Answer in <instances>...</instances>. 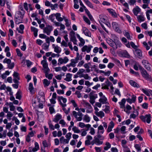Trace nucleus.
<instances>
[{"mask_svg": "<svg viewBox=\"0 0 152 152\" xmlns=\"http://www.w3.org/2000/svg\"><path fill=\"white\" fill-rule=\"evenodd\" d=\"M140 70L142 76L145 79L152 82V79L151 77L147 73L146 71L142 66L140 67Z\"/></svg>", "mask_w": 152, "mask_h": 152, "instance_id": "obj_1", "label": "nucleus"}, {"mask_svg": "<svg viewBox=\"0 0 152 152\" xmlns=\"http://www.w3.org/2000/svg\"><path fill=\"white\" fill-rule=\"evenodd\" d=\"M72 114L76 119L77 121H80L82 120L83 115L80 111H79L77 113L75 111H74L72 112Z\"/></svg>", "mask_w": 152, "mask_h": 152, "instance_id": "obj_2", "label": "nucleus"}, {"mask_svg": "<svg viewBox=\"0 0 152 152\" xmlns=\"http://www.w3.org/2000/svg\"><path fill=\"white\" fill-rule=\"evenodd\" d=\"M82 104L84 107L87 109L86 110V113H91L92 108L91 105L88 102L84 100H83Z\"/></svg>", "mask_w": 152, "mask_h": 152, "instance_id": "obj_3", "label": "nucleus"}, {"mask_svg": "<svg viewBox=\"0 0 152 152\" xmlns=\"http://www.w3.org/2000/svg\"><path fill=\"white\" fill-rule=\"evenodd\" d=\"M140 118L144 122H145L146 121L148 124H149L151 122V116L150 114L146 115L145 116H141Z\"/></svg>", "mask_w": 152, "mask_h": 152, "instance_id": "obj_4", "label": "nucleus"}, {"mask_svg": "<svg viewBox=\"0 0 152 152\" xmlns=\"http://www.w3.org/2000/svg\"><path fill=\"white\" fill-rule=\"evenodd\" d=\"M142 63L144 65L145 68L148 71H151V69L150 67V64L148 61L146 60H143Z\"/></svg>", "mask_w": 152, "mask_h": 152, "instance_id": "obj_5", "label": "nucleus"}, {"mask_svg": "<svg viewBox=\"0 0 152 152\" xmlns=\"http://www.w3.org/2000/svg\"><path fill=\"white\" fill-rule=\"evenodd\" d=\"M69 59L67 57H64V58H60L58 59V64L60 65L63 64H66L69 61Z\"/></svg>", "mask_w": 152, "mask_h": 152, "instance_id": "obj_6", "label": "nucleus"}, {"mask_svg": "<svg viewBox=\"0 0 152 152\" xmlns=\"http://www.w3.org/2000/svg\"><path fill=\"white\" fill-rule=\"evenodd\" d=\"M52 29V27L48 25L43 29V32L46 34L47 35H49Z\"/></svg>", "mask_w": 152, "mask_h": 152, "instance_id": "obj_7", "label": "nucleus"}, {"mask_svg": "<svg viewBox=\"0 0 152 152\" xmlns=\"http://www.w3.org/2000/svg\"><path fill=\"white\" fill-rule=\"evenodd\" d=\"M41 63L42 65L45 73H48L50 70V69L48 66V64L45 60L42 61H41Z\"/></svg>", "mask_w": 152, "mask_h": 152, "instance_id": "obj_8", "label": "nucleus"}, {"mask_svg": "<svg viewBox=\"0 0 152 152\" xmlns=\"http://www.w3.org/2000/svg\"><path fill=\"white\" fill-rule=\"evenodd\" d=\"M112 83L110 82L108 80H107L105 83L102 84V89H109V86H110Z\"/></svg>", "mask_w": 152, "mask_h": 152, "instance_id": "obj_9", "label": "nucleus"}, {"mask_svg": "<svg viewBox=\"0 0 152 152\" xmlns=\"http://www.w3.org/2000/svg\"><path fill=\"white\" fill-rule=\"evenodd\" d=\"M99 21L100 24L102 23L101 22L106 24L107 22V18L104 15H100L99 16Z\"/></svg>", "mask_w": 152, "mask_h": 152, "instance_id": "obj_10", "label": "nucleus"}, {"mask_svg": "<svg viewBox=\"0 0 152 152\" xmlns=\"http://www.w3.org/2000/svg\"><path fill=\"white\" fill-rule=\"evenodd\" d=\"M92 48L93 46L91 45H86L83 47L82 49V51L83 52L86 51L87 53H89Z\"/></svg>", "mask_w": 152, "mask_h": 152, "instance_id": "obj_11", "label": "nucleus"}, {"mask_svg": "<svg viewBox=\"0 0 152 152\" xmlns=\"http://www.w3.org/2000/svg\"><path fill=\"white\" fill-rule=\"evenodd\" d=\"M112 26L113 28L117 32L119 33L121 32V31L119 28V26L117 23L115 22L112 23Z\"/></svg>", "mask_w": 152, "mask_h": 152, "instance_id": "obj_12", "label": "nucleus"}, {"mask_svg": "<svg viewBox=\"0 0 152 152\" xmlns=\"http://www.w3.org/2000/svg\"><path fill=\"white\" fill-rule=\"evenodd\" d=\"M56 22V21L53 23L56 26H60V30L62 31L65 29V27L64 25L60 22Z\"/></svg>", "mask_w": 152, "mask_h": 152, "instance_id": "obj_13", "label": "nucleus"}, {"mask_svg": "<svg viewBox=\"0 0 152 152\" xmlns=\"http://www.w3.org/2000/svg\"><path fill=\"white\" fill-rule=\"evenodd\" d=\"M143 4L142 5V7L144 9H149V4L150 3V0H142Z\"/></svg>", "mask_w": 152, "mask_h": 152, "instance_id": "obj_14", "label": "nucleus"}, {"mask_svg": "<svg viewBox=\"0 0 152 152\" xmlns=\"http://www.w3.org/2000/svg\"><path fill=\"white\" fill-rule=\"evenodd\" d=\"M58 100L60 102V104L63 107H65L66 106V104H63L61 102V100H62L63 103H65L66 102V99L62 96H59L58 97Z\"/></svg>", "mask_w": 152, "mask_h": 152, "instance_id": "obj_15", "label": "nucleus"}, {"mask_svg": "<svg viewBox=\"0 0 152 152\" xmlns=\"http://www.w3.org/2000/svg\"><path fill=\"white\" fill-rule=\"evenodd\" d=\"M52 47L54 49V51L56 53H59L61 51V48L58 45L53 44L52 45Z\"/></svg>", "mask_w": 152, "mask_h": 152, "instance_id": "obj_16", "label": "nucleus"}, {"mask_svg": "<svg viewBox=\"0 0 152 152\" xmlns=\"http://www.w3.org/2000/svg\"><path fill=\"white\" fill-rule=\"evenodd\" d=\"M99 102L102 104H108L109 103L107 101V98L104 96L101 97L99 99Z\"/></svg>", "mask_w": 152, "mask_h": 152, "instance_id": "obj_17", "label": "nucleus"}, {"mask_svg": "<svg viewBox=\"0 0 152 152\" xmlns=\"http://www.w3.org/2000/svg\"><path fill=\"white\" fill-rule=\"evenodd\" d=\"M107 42L109 45L113 47L114 49H116L117 48V45L116 42H115L113 40H111L108 41Z\"/></svg>", "mask_w": 152, "mask_h": 152, "instance_id": "obj_18", "label": "nucleus"}, {"mask_svg": "<svg viewBox=\"0 0 152 152\" xmlns=\"http://www.w3.org/2000/svg\"><path fill=\"white\" fill-rule=\"evenodd\" d=\"M135 53L137 55L139 58L141 59L142 58V52L140 49H136Z\"/></svg>", "mask_w": 152, "mask_h": 152, "instance_id": "obj_19", "label": "nucleus"}, {"mask_svg": "<svg viewBox=\"0 0 152 152\" xmlns=\"http://www.w3.org/2000/svg\"><path fill=\"white\" fill-rule=\"evenodd\" d=\"M82 30L83 32L86 36L89 37H91V33L86 28L84 27H83Z\"/></svg>", "mask_w": 152, "mask_h": 152, "instance_id": "obj_20", "label": "nucleus"}, {"mask_svg": "<svg viewBox=\"0 0 152 152\" xmlns=\"http://www.w3.org/2000/svg\"><path fill=\"white\" fill-rule=\"evenodd\" d=\"M62 116L59 113L57 114L55 116V118L53 120V121L55 123H57L59 120L61 119Z\"/></svg>", "mask_w": 152, "mask_h": 152, "instance_id": "obj_21", "label": "nucleus"}, {"mask_svg": "<svg viewBox=\"0 0 152 152\" xmlns=\"http://www.w3.org/2000/svg\"><path fill=\"white\" fill-rule=\"evenodd\" d=\"M77 36L80 42V43L79 44V46L80 47L83 46L85 43V40L83 38L81 37L80 35L78 34H77Z\"/></svg>", "mask_w": 152, "mask_h": 152, "instance_id": "obj_22", "label": "nucleus"}, {"mask_svg": "<svg viewBox=\"0 0 152 152\" xmlns=\"http://www.w3.org/2000/svg\"><path fill=\"white\" fill-rule=\"evenodd\" d=\"M114 124L113 121H111L109 123L107 131L108 132H111L112 130V129L114 127Z\"/></svg>", "mask_w": 152, "mask_h": 152, "instance_id": "obj_23", "label": "nucleus"}, {"mask_svg": "<svg viewBox=\"0 0 152 152\" xmlns=\"http://www.w3.org/2000/svg\"><path fill=\"white\" fill-rule=\"evenodd\" d=\"M141 11L140 9L138 6H136L133 9V12L135 15H137L138 13Z\"/></svg>", "mask_w": 152, "mask_h": 152, "instance_id": "obj_24", "label": "nucleus"}, {"mask_svg": "<svg viewBox=\"0 0 152 152\" xmlns=\"http://www.w3.org/2000/svg\"><path fill=\"white\" fill-rule=\"evenodd\" d=\"M61 15L60 13H57L55 14L56 19L59 22H61L63 20V18L61 17Z\"/></svg>", "mask_w": 152, "mask_h": 152, "instance_id": "obj_25", "label": "nucleus"}, {"mask_svg": "<svg viewBox=\"0 0 152 152\" xmlns=\"http://www.w3.org/2000/svg\"><path fill=\"white\" fill-rule=\"evenodd\" d=\"M126 100L125 99H123L119 103L120 105V107L122 109H124L125 107V104L126 103Z\"/></svg>", "mask_w": 152, "mask_h": 152, "instance_id": "obj_26", "label": "nucleus"}, {"mask_svg": "<svg viewBox=\"0 0 152 152\" xmlns=\"http://www.w3.org/2000/svg\"><path fill=\"white\" fill-rule=\"evenodd\" d=\"M107 10L114 17H117V14L113 10L111 9H108Z\"/></svg>", "mask_w": 152, "mask_h": 152, "instance_id": "obj_27", "label": "nucleus"}, {"mask_svg": "<svg viewBox=\"0 0 152 152\" xmlns=\"http://www.w3.org/2000/svg\"><path fill=\"white\" fill-rule=\"evenodd\" d=\"M15 23L17 24H19L22 23V18L19 16H15Z\"/></svg>", "mask_w": 152, "mask_h": 152, "instance_id": "obj_28", "label": "nucleus"}, {"mask_svg": "<svg viewBox=\"0 0 152 152\" xmlns=\"http://www.w3.org/2000/svg\"><path fill=\"white\" fill-rule=\"evenodd\" d=\"M60 143L62 144L68 143L69 140L67 139H65L64 137H62L60 139Z\"/></svg>", "mask_w": 152, "mask_h": 152, "instance_id": "obj_29", "label": "nucleus"}, {"mask_svg": "<svg viewBox=\"0 0 152 152\" xmlns=\"http://www.w3.org/2000/svg\"><path fill=\"white\" fill-rule=\"evenodd\" d=\"M72 75L69 73H67L66 75V77L64 80L67 81H70L72 80Z\"/></svg>", "mask_w": 152, "mask_h": 152, "instance_id": "obj_30", "label": "nucleus"}, {"mask_svg": "<svg viewBox=\"0 0 152 152\" xmlns=\"http://www.w3.org/2000/svg\"><path fill=\"white\" fill-rule=\"evenodd\" d=\"M129 83L130 85L135 87L139 88L140 87L139 85L137 83L132 80H130L129 81Z\"/></svg>", "mask_w": 152, "mask_h": 152, "instance_id": "obj_31", "label": "nucleus"}, {"mask_svg": "<svg viewBox=\"0 0 152 152\" xmlns=\"http://www.w3.org/2000/svg\"><path fill=\"white\" fill-rule=\"evenodd\" d=\"M96 115L101 118H102L104 116V113L102 111H100L99 112H96Z\"/></svg>", "mask_w": 152, "mask_h": 152, "instance_id": "obj_32", "label": "nucleus"}, {"mask_svg": "<svg viewBox=\"0 0 152 152\" xmlns=\"http://www.w3.org/2000/svg\"><path fill=\"white\" fill-rule=\"evenodd\" d=\"M86 4L89 7L94 9V6L88 0H83Z\"/></svg>", "mask_w": 152, "mask_h": 152, "instance_id": "obj_33", "label": "nucleus"}, {"mask_svg": "<svg viewBox=\"0 0 152 152\" xmlns=\"http://www.w3.org/2000/svg\"><path fill=\"white\" fill-rule=\"evenodd\" d=\"M94 138V141L95 142V144L97 145H99L102 144V142L100 141L99 139L97 137H95Z\"/></svg>", "mask_w": 152, "mask_h": 152, "instance_id": "obj_34", "label": "nucleus"}, {"mask_svg": "<svg viewBox=\"0 0 152 152\" xmlns=\"http://www.w3.org/2000/svg\"><path fill=\"white\" fill-rule=\"evenodd\" d=\"M137 18L138 21L140 22L143 21L145 20V18L144 16L142 15H139L137 17Z\"/></svg>", "mask_w": 152, "mask_h": 152, "instance_id": "obj_35", "label": "nucleus"}, {"mask_svg": "<svg viewBox=\"0 0 152 152\" xmlns=\"http://www.w3.org/2000/svg\"><path fill=\"white\" fill-rule=\"evenodd\" d=\"M79 77L80 78L83 77L86 80H90L91 79V77L88 76V74H82L79 76Z\"/></svg>", "mask_w": 152, "mask_h": 152, "instance_id": "obj_36", "label": "nucleus"}, {"mask_svg": "<svg viewBox=\"0 0 152 152\" xmlns=\"http://www.w3.org/2000/svg\"><path fill=\"white\" fill-rule=\"evenodd\" d=\"M31 30L34 32V37H37V36L38 29L34 27H31Z\"/></svg>", "mask_w": 152, "mask_h": 152, "instance_id": "obj_37", "label": "nucleus"}, {"mask_svg": "<svg viewBox=\"0 0 152 152\" xmlns=\"http://www.w3.org/2000/svg\"><path fill=\"white\" fill-rule=\"evenodd\" d=\"M50 81L48 80L47 79H44L43 80V83L45 87L48 86L50 84Z\"/></svg>", "mask_w": 152, "mask_h": 152, "instance_id": "obj_38", "label": "nucleus"}, {"mask_svg": "<svg viewBox=\"0 0 152 152\" xmlns=\"http://www.w3.org/2000/svg\"><path fill=\"white\" fill-rule=\"evenodd\" d=\"M83 120L86 122H89L90 121V117L88 115H85L83 118Z\"/></svg>", "mask_w": 152, "mask_h": 152, "instance_id": "obj_39", "label": "nucleus"}, {"mask_svg": "<svg viewBox=\"0 0 152 152\" xmlns=\"http://www.w3.org/2000/svg\"><path fill=\"white\" fill-rule=\"evenodd\" d=\"M132 109L131 107L129 105H127L124 109V111L128 113H130L129 110Z\"/></svg>", "mask_w": 152, "mask_h": 152, "instance_id": "obj_40", "label": "nucleus"}, {"mask_svg": "<svg viewBox=\"0 0 152 152\" xmlns=\"http://www.w3.org/2000/svg\"><path fill=\"white\" fill-rule=\"evenodd\" d=\"M28 89L31 93L33 94L34 93V88L33 87L32 83H29Z\"/></svg>", "mask_w": 152, "mask_h": 152, "instance_id": "obj_41", "label": "nucleus"}, {"mask_svg": "<svg viewBox=\"0 0 152 152\" xmlns=\"http://www.w3.org/2000/svg\"><path fill=\"white\" fill-rule=\"evenodd\" d=\"M70 65H71V66L73 67H75L76 66V64L77 63V61H76L75 59H71L70 60Z\"/></svg>", "mask_w": 152, "mask_h": 152, "instance_id": "obj_42", "label": "nucleus"}, {"mask_svg": "<svg viewBox=\"0 0 152 152\" xmlns=\"http://www.w3.org/2000/svg\"><path fill=\"white\" fill-rule=\"evenodd\" d=\"M142 91L147 96H150V92H151L150 90H148L143 88L142 89Z\"/></svg>", "mask_w": 152, "mask_h": 152, "instance_id": "obj_43", "label": "nucleus"}, {"mask_svg": "<svg viewBox=\"0 0 152 152\" xmlns=\"http://www.w3.org/2000/svg\"><path fill=\"white\" fill-rule=\"evenodd\" d=\"M134 113L135 114L132 113L130 115V118H135L136 116L138 115V112L137 111H136L135 112H134Z\"/></svg>", "mask_w": 152, "mask_h": 152, "instance_id": "obj_44", "label": "nucleus"}, {"mask_svg": "<svg viewBox=\"0 0 152 152\" xmlns=\"http://www.w3.org/2000/svg\"><path fill=\"white\" fill-rule=\"evenodd\" d=\"M55 14H53L49 16V18L51 21L53 23L55 21Z\"/></svg>", "mask_w": 152, "mask_h": 152, "instance_id": "obj_45", "label": "nucleus"}, {"mask_svg": "<svg viewBox=\"0 0 152 152\" xmlns=\"http://www.w3.org/2000/svg\"><path fill=\"white\" fill-rule=\"evenodd\" d=\"M106 146L104 147V149L105 150H107L111 148V144L109 142H106L105 143Z\"/></svg>", "mask_w": 152, "mask_h": 152, "instance_id": "obj_46", "label": "nucleus"}, {"mask_svg": "<svg viewBox=\"0 0 152 152\" xmlns=\"http://www.w3.org/2000/svg\"><path fill=\"white\" fill-rule=\"evenodd\" d=\"M24 28V26L23 24H21L19 26V29L18 31V32L19 33L23 34V30Z\"/></svg>", "mask_w": 152, "mask_h": 152, "instance_id": "obj_47", "label": "nucleus"}, {"mask_svg": "<svg viewBox=\"0 0 152 152\" xmlns=\"http://www.w3.org/2000/svg\"><path fill=\"white\" fill-rule=\"evenodd\" d=\"M49 45H49V44H47L46 43H44L43 44L42 46V47L43 49L48 51Z\"/></svg>", "mask_w": 152, "mask_h": 152, "instance_id": "obj_48", "label": "nucleus"}, {"mask_svg": "<svg viewBox=\"0 0 152 152\" xmlns=\"http://www.w3.org/2000/svg\"><path fill=\"white\" fill-rule=\"evenodd\" d=\"M21 96V93L20 91H18L16 94V98L17 99H20Z\"/></svg>", "mask_w": 152, "mask_h": 152, "instance_id": "obj_49", "label": "nucleus"}, {"mask_svg": "<svg viewBox=\"0 0 152 152\" xmlns=\"http://www.w3.org/2000/svg\"><path fill=\"white\" fill-rule=\"evenodd\" d=\"M48 124L49 125V127L50 129H51L52 130H54V126H53V125L52 124L51 121H50L48 123Z\"/></svg>", "mask_w": 152, "mask_h": 152, "instance_id": "obj_50", "label": "nucleus"}, {"mask_svg": "<svg viewBox=\"0 0 152 152\" xmlns=\"http://www.w3.org/2000/svg\"><path fill=\"white\" fill-rule=\"evenodd\" d=\"M124 36L128 39L131 40L130 35L129 32L127 31H125L124 33Z\"/></svg>", "mask_w": 152, "mask_h": 152, "instance_id": "obj_51", "label": "nucleus"}, {"mask_svg": "<svg viewBox=\"0 0 152 152\" xmlns=\"http://www.w3.org/2000/svg\"><path fill=\"white\" fill-rule=\"evenodd\" d=\"M123 56L125 57L129 58L130 56L127 52L126 51H124L122 52Z\"/></svg>", "mask_w": 152, "mask_h": 152, "instance_id": "obj_52", "label": "nucleus"}, {"mask_svg": "<svg viewBox=\"0 0 152 152\" xmlns=\"http://www.w3.org/2000/svg\"><path fill=\"white\" fill-rule=\"evenodd\" d=\"M13 115V114L11 112H9L7 113V118L9 120H11V118Z\"/></svg>", "mask_w": 152, "mask_h": 152, "instance_id": "obj_53", "label": "nucleus"}, {"mask_svg": "<svg viewBox=\"0 0 152 152\" xmlns=\"http://www.w3.org/2000/svg\"><path fill=\"white\" fill-rule=\"evenodd\" d=\"M72 130L75 133H80V130L78 129V128L75 126H74L72 128Z\"/></svg>", "mask_w": 152, "mask_h": 152, "instance_id": "obj_54", "label": "nucleus"}, {"mask_svg": "<svg viewBox=\"0 0 152 152\" xmlns=\"http://www.w3.org/2000/svg\"><path fill=\"white\" fill-rule=\"evenodd\" d=\"M3 62L4 63H7L9 64L11 63V60L10 59H7L6 58L4 59Z\"/></svg>", "mask_w": 152, "mask_h": 152, "instance_id": "obj_55", "label": "nucleus"}, {"mask_svg": "<svg viewBox=\"0 0 152 152\" xmlns=\"http://www.w3.org/2000/svg\"><path fill=\"white\" fill-rule=\"evenodd\" d=\"M141 66L138 64H136L134 66V68L136 70H138V68L140 69V67Z\"/></svg>", "mask_w": 152, "mask_h": 152, "instance_id": "obj_56", "label": "nucleus"}, {"mask_svg": "<svg viewBox=\"0 0 152 152\" xmlns=\"http://www.w3.org/2000/svg\"><path fill=\"white\" fill-rule=\"evenodd\" d=\"M83 19L84 21L88 24L90 25V22L87 17L84 16H83Z\"/></svg>", "mask_w": 152, "mask_h": 152, "instance_id": "obj_57", "label": "nucleus"}, {"mask_svg": "<svg viewBox=\"0 0 152 152\" xmlns=\"http://www.w3.org/2000/svg\"><path fill=\"white\" fill-rule=\"evenodd\" d=\"M71 40L73 42L74 44L77 45V40L75 36L71 37Z\"/></svg>", "mask_w": 152, "mask_h": 152, "instance_id": "obj_58", "label": "nucleus"}, {"mask_svg": "<svg viewBox=\"0 0 152 152\" xmlns=\"http://www.w3.org/2000/svg\"><path fill=\"white\" fill-rule=\"evenodd\" d=\"M134 147L137 150V151L140 152L141 151L140 146L138 144H136L134 145Z\"/></svg>", "mask_w": 152, "mask_h": 152, "instance_id": "obj_59", "label": "nucleus"}, {"mask_svg": "<svg viewBox=\"0 0 152 152\" xmlns=\"http://www.w3.org/2000/svg\"><path fill=\"white\" fill-rule=\"evenodd\" d=\"M47 73H46L45 74V76L47 78L49 79H51L53 76V75L52 74H48Z\"/></svg>", "mask_w": 152, "mask_h": 152, "instance_id": "obj_60", "label": "nucleus"}, {"mask_svg": "<svg viewBox=\"0 0 152 152\" xmlns=\"http://www.w3.org/2000/svg\"><path fill=\"white\" fill-rule=\"evenodd\" d=\"M98 130H101V131L100 132V133L101 134H103L104 132V128L103 126L100 125L98 127Z\"/></svg>", "mask_w": 152, "mask_h": 152, "instance_id": "obj_61", "label": "nucleus"}, {"mask_svg": "<svg viewBox=\"0 0 152 152\" xmlns=\"http://www.w3.org/2000/svg\"><path fill=\"white\" fill-rule=\"evenodd\" d=\"M36 133V132L35 131H32L31 132H29V133L27 135H28V136H29L30 137H32L34 136L35 134Z\"/></svg>", "mask_w": 152, "mask_h": 152, "instance_id": "obj_62", "label": "nucleus"}, {"mask_svg": "<svg viewBox=\"0 0 152 152\" xmlns=\"http://www.w3.org/2000/svg\"><path fill=\"white\" fill-rule=\"evenodd\" d=\"M75 94L77 95V96L78 98H80L82 97V95L80 92L78 91H77L75 93Z\"/></svg>", "mask_w": 152, "mask_h": 152, "instance_id": "obj_63", "label": "nucleus"}, {"mask_svg": "<svg viewBox=\"0 0 152 152\" xmlns=\"http://www.w3.org/2000/svg\"><path fill=\"white\" fill-rule=\"evenodd\" d=\"M143 44L144 47H145L147 50H149L150 48V47L148 45L147 43L145 42H143Z\"/></svg>", "mask_w": 152, "mask_h": 152, "instance_id": "obj_64", "label": "nucleus"}]
</instances>
